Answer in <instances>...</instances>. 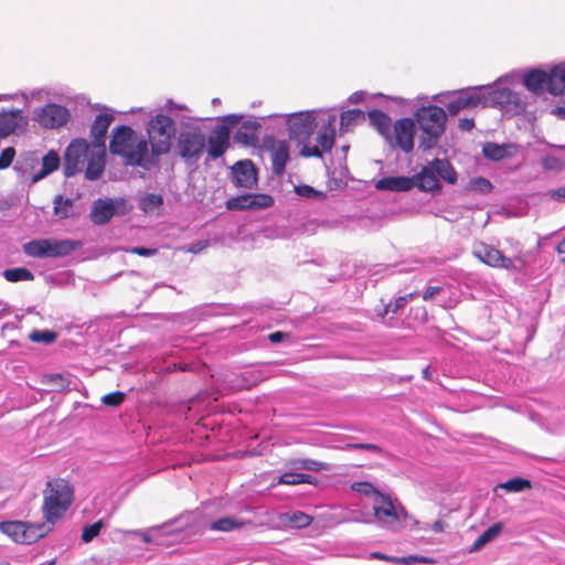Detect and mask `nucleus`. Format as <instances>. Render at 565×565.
<instances>
[{
    "label": "nucleus",
    "instance_id": "f257e3e1",
    "mask_svg": "<svg viewBox=\"0 0 565 565\" xmlns=\"http://www.w3.org/2000/svg\"><path fill=\"white\" fill-rule=\"evenodd\" d=\"M334 113H324L320 118V128L317 136V143L310 145L309 139L318 127L316 111H299L288 115L287 125L289 137L301 143L300 154L305 158H321L322 152L331 151L335 137Z\"/></svg>",
    "mask_w": 565,
    "mask_h": 565
},
{
    "label": "nucleus",
    "instance_id": "f03ea898",
    "mask_svg": "<svg viewBox=\"0 0 565 565\" xmlns=\"http://www.w3.org/2000/svg\"><path fill=\"white\" fill-rule=\"evenodd\" d=\"M109 151L122 159L129 167L150 169L159 162L152 157V150L147 138L126 125L117 126L111 131Z\"/></svg>",
    "mask_w": 565,
    "mask_h": 565
},
{
    "label": "nucleus",
    "instance_id": "7ed1b4c3",
    "mask_svg": "<svg viewBox=\"0 0 565 565\" xmlns=\"http://www.w3.org/2000/svg\"><path fill=\"white\" fill-rule=\"evenodd\" d=\"M521 78L519 73H511L498 78L494 84L481 85L488 97V106L499 107L508 114L518 115L525 110L526 104L521 95L508 87L503 83H516Z\"/></svg>",
    "mask_w": 565,
    "mask_h": 565
},
{
    "label": "nucleus",
    "instance_id": "20e7f679",
    "mask_svg": "<svg viewBox=\"0 0 565 565\" xmlns=\"http://www.w3.org/2000/svg\"><path fill=\"white\" fill-rule=\"evenodd\" d=\"M74 500L72 486L64 479L49 481L44 491L43 513L47 522L55 523L64 516Z\"/></svg>",
    "mask_w": 565,
    "mask_h": 565
},
{
    "label": "nucleus",
    "instance_id": "39448f33",
    "mask_svg": "<svg viewBox=\"0 0 565 565\" xmlns=\"http://www.w3.org/2000/svg\"><path fill=\"white\" fill-rule=\"evenodd\" d=\"M146 132L152 157L159 161L160 157L169 153L172 148L177 135L175 121L168 115L157 114L148 120Z\"/></svg>",
    "mask_w": 565,
    "mask_h": 565
},
{
    "label": "nucleus",
    "instance_id": "423d86ee",
    "mask_svg": "<svg viewBox=\"0 0 565 565\" xmlns=\"http://www.w3.org/2000/svg\"><path fill=\"white\" fill-rule=\"evenodd\" d=\"M416 121L422 130L419 147L425 150L434 148L446 127V111L438 106H423L415 113Z\"/></svg>",
    "mask_w": 565,
    "mask_h": 565
},
{
    "label": "nucleus",
    "instance_id": "0eeeda50",
    "mask_svg": "<svg viewBox=\"0 0 565 565\" xmlns=\"http://www.w3.org/2000/svg\"><path fill=\"white\" fill-rule=\"evenodd\" d=\"M434 100L443 104L450 116H456L463 109L488 107V97L481 86L444 92L434 96Z\"/></svg>",
    "mask_w": 565,
    "mask_h": 565
},
{
    "label": "nucleus",
    "instance_id": "6e6552de",
    "mask_svg": "<svg viewBox=\"0 0 565 565\" xmlns=\"http://www.w3.org/2000/svg\"><path fill=\"white\" fill-rule=\"evenodd\" d=\"M206 148V136L199 126L186 125L177 136L175 152L188 166H195Z\"/></svg>",
    "mask_w": 565,
    "mask_h": 565
},
{
    "label": "nucleus",
    "instance_id": "1a4fd4ad",
    "mask_svg": "<svg viewBox=\"0 0 565 565\" xmlns=\"http://www.w3.org/2000/svg\"><path fill=\"white\" fill-rule=\"evenodd\" d=\"M82 244L72 239H33L23 245V252L30 257H63L79 248Z\"/></svg>",
    "mask_w": 565,
    "mask_h": 565
},
{
    "label": "nucleus",
    "instance_id": "9d476101",
    "mask_svg": "<svg viewBox=\"0 0 565 565\" xmlns=\"http://www.w3.org/2000/svg\"><path fill=\"white\" fill-rule=\"evenodd\" d=\"M374 515L377 522L387 529L396 530L403 520L407 518L406 510L396 505L393 500L383 493H377L373 501Z\"/></svg>",
    "mask_w": 565,
    "mask_h": 565
},
{
    "label": "nucleus",
    "instance_id": "9b49d317",
    "mask_svg": "<svg viewBox=\"0 0 565 565\" xmlns=\"http://www.w3.org/2000/svg\"><path fill=\"white\" fill-rule=\"evenodd\" d=\"M92 152V145L85 139L73 140L65 150L63 171L66 178L74 177L85 168Z\"/></svg>",
    "mask_w": 565,
    "mask_h": 565
},
{
    "label": "nucleus",
    "instance_id": "f8f14e48",
    "mask_svg": "<svg viewBox=\"0 0 565 565\" xmlns=\"http://www.w3.org/2000/svg\"><path fill=\"white\" fill-rule=\"evenodd\" d=\"M66 107L57 104H46L32 111V120L45 129H57L65 126L70 119Z\"/></svg>",
    "mask_w": 565,
    "mask_h": 565
},
{
    "label": "nucleus",
    "instance_id": "ddd939ff",
    "mask_svg": "<svg viewBox=\"0 0 565 565\" xmlns=\"http://www.w3.org/2000/svg\"><path fill=\"white\" fill-rule=\"evenodd\" d=\"M129 209L126 200L116 199H98L94 201L90 220L96 225L107 224L115 215H125Z\"/></svg>",
    "mask_w": 565,
    "mask_h": 565
},
{
    "label": "nucleus",
    "instance_id": "4468645a",
    "mask_svg": "<svg viewBox=\"0 0 565 565\" xmlns=\"http://www.w3.org/2000/svg\"><path fill=\"white\" fill-rule=\"evenodd\" d=\"M415 122L412 118H401L396 120L390 132V138L385 141L392 148H401L408 153L414 148Z\"/></svg>",
    "mask_w": 565,
    "mask_h": 565
},
{
    "label": "nucleus",
    "instance_id": "2eb2a0df",
    "mask_svg": "<svg viewBox=\"0 0 565 565\" xmlns=\"http://www.w3.org/2000/svg\"><path fill=\"white\" fill-rule=\"evenodd\" d=\"M472 254L479 260L483 262L484 264H487L491 267L504 268V269H516L518 268L516 262L521 260L519 257L518 258L507 257L498 248L493 247L492 245L484 244V243H479V244L475 245Z\"/></svg>",
    "mask_w": 565,
    "mask_h": 565
},
{
    "label": "nucleus",
    "instance_id": "dca6fc26",
    "mask_svg": "<svg viewBox=\"0 0 565 565\" xmlns=\"http://www.w3.org/2000/svg\"><path fill=\"white\" fill-rule=\"evenodd\" d=\"M274 200L268 194H244L227 200L226 207L231 211L263 210L271 206Z\"/></svg>",
    "mask_w": 565,
    "mask_h": 565
},
{
    "label": "nucleus",
    "instance_id": "f3484780",
    "mask_svg": "<svg viewBox=\"0 0 565 565\" xmlns=\"http://www.w3.org/2000/svg\"><path fill=\"white\" fill-rule=\"evenodd\" d=\"M266 148L270 153L271 167L275 174L280 175L285 172L289 160V146L285 140L270 138L266 140Z\"/></svg>",
    "mask_w": 565,
    "mask_h": 565
},
{
    "label": "nucleus",
    "instance_id": "a211bd4d",
    "mask_svg": "<svg viewBox=\"0 0 565 565\" xmlns=\"http://www.w3.org/2000/svg\"><path fill=\"white\" fill-rule=\"evenodd\" d=\"M207 154L217 159L224 154L230 145V129L227 126H217L206 138Z\"/></svg>",
    "mask_w": 565,
    "mask_h": 565
},
{
    "label": "nucleus",
    "instance_id": "6ab92c4d",
    "mask_svg": "<svg viewBox=\"0 0 565 565\" xmlns=\"http://www.w3.org/2000/svg\"><path fill=\"white\" fill-rule=\"evenodd\" d=\"M233 182L237 186L252 189L257 182L254 163L250 160H242L232 167Z\"/></svg>",
    "mask_w": 565,
    "mask_h": 565
},
{
    "label": "nucleus",
    "instance_id": "aec40b11",
    "mask_svg": "<svg viewBox=\"0 0 565 565\" xmlns=\"http://www.w3.org/2000/svg\"><path fill=\"white\" fill-rule=\"evenodd\" d=\"M106 147H92V152L87 158L84 172L89 181L98 180L105 169Z\"/></svg>",
    "mask_w": 565,
    "mask_h": 565
},
{
    "label": "nucleus",
    "instance_id": "412c9836",
    "mask_svg": "<svg viewBox=\"0 0 565 565\" xmlns=\"http://www.w3.org/2000/svg\"><path fill=\"white\" fill-rule=\"evenodd\" d=\"M417 186L423 192H439L441 190V183L436 175L430 162L427 166L412 177Z\"/></svg>",
    "mask_w": 565,
    "mask_h": 565
},
{
    "label": "nucleus",
    "instance_id": "4be33fe9",
    "mask_svg": "<svg viewBox=\"0 0 565 565\" xmlns=\"http://www.w3.org/2000/svg\"><path fill=\"white\" fill-rule=\"evenodd\" d=\"M24 125L26 120L20 109L0 113V137H8Z\"/></svg>",
    "mask_w": 565,
    "mask_h": 565
},
{
    "label": "nucleus",
    "instance_id": "5701e85b",
    "mask_svg": "<svg viewBox=\"0 0 565 565\" xmlns=\"http://www.w3.org/2000/svg\"><path fill=\"white\" fill-rule=\"evenodd\" d=\"M415 186L412 177H385L376 181L375 189L379 191L407 192Z\"/></svg>",
    "mask_w": 565,
    "mask_h": 565
},
{
    "label": "nucleus",
    "instance_id": "b1692460",
    "mask_svg": "<svg viewBox=\"0 0 565 565\" xmlns=\"http://www.w3.org/2000/svg\"><path fill=\"white\" fill-rule=\"evenodd\" d=\"M114 120L111 114H99L90 127V136L93 138L92 147H105L107 130Z\"/></svg>",
    "mask_w": 565,
    "mask_h": 565
},
{
    "label": "nucleus",
    "instance_id": "393cba45",
    "mask_svg": "<svg viewBox=\"0 0 565 565\" xmlns=\"http://www.w3.org/2000/svg\"><path fill=\"white\" fill-rule=\"evenodd\" d=\"M547 72L533 68L522 76L524 86L534 94H542L547 90Z\"/></svg>",
    "mask_w": 565,
    "mask_h": 565
},
{
    "label": "nucleus",
    "instance_id": "a878e982",
    "mask_svg": "<svg viewBox=\"0 0 565 565\" xmlns=\"http://www.w3.org/2000/svg\"><path fill=\"white\" fill-rule=\"evenodd\" d=\"M518 148L513 143H495L486 142L482 147L483 156L492 161H501L505 158L512 157L516 152Z\"/></svg>",
    "mask_w": 565,
    "mask_h": 565
},
{
    "label": "nucleus",
    "instance_id": "bb28decb",
    "mask_svg": "<svg viewBox=\"0 0 565 565\" xmlns=\"http://www.w3.org/2000/svg\"><path fill=\"white\" fill-rule=\"evenodd\" d=\"M547 92L554 96L565 95V63L555 65L547 73Z\"/></svg>",
    "mask_w": 565,
    "mask_h": 565
},
{
    "label": "nucleus",
    "instance_id": "cd10ccee",
    "mask_svg": "<svg viewBox=\"0 0 565 565\" xmlns=\"http://www.w3.org/2000/svg\"><path fill=\"white\" fill-rule=\"evenodd\" d=\"M259 128L260 122L257 119L246 120L235 132L234 139L246 146L254 145L258 140L257 130Z\"/></svg>",
    "mask_w": 565,
    "mask_h": 565
},
{
    "label": "nucleus",
    "instance_id": "c85d7f7f",
    "mask_svg": "<svg viewBox=\"0 0 565 565\" xmlns=\"http://www.w3.org/2000/svg\"><path fill=\"white\" fill-rule=\"evenodd\" d=\"M367 116L370 124L376 128V130L384 137V139L390 138V132L392 130L391 117L379 109L370 110Z\"/></svg>",
    "mask_w": 565,
    "mask_h": 565
},
{
    "label": "nucleus",
    "instance_id": "c756f323",
    "mask_svg": "<svg viewBox=\"0 0 565 565\" xmlns=\"http://www.w3.org/2000/svg\"><path fill=\"white\" fill-rule=\"evenodd\" d=\"M60 157L55 151H49L42 159L41 170L32 177V183H36L60 167Z\"/></svg>",
    "mask_w": 565,
    "mask_h": 565
},
{
    "label": "nucleus",
    "instance_id": "7c9ffc66",
    "mask_svg": "<svg viewBox=\"0 0 565 565\" xmlns=\"http://www.w3.org/2000/svg\"><path fill=\"white\" fill-rule=\"evenodd\" d=\"M430 163L437 177L441 178L449 184H455L457 182V172L448 160L434 159Z\"/></svg>",
    "mask_w": 565,
    "mask_h": 565
},
{
    "label": "nucleus",
    "instance_id": "2f4dec72",
    "mask_svg": "<svg viewBox=\"0 0 565 565\" xmlns=\"http://www.w3.org/2000/svg\"><path fill=\"white\" fill-rule=\"evenodd\" d=\"M0 531L11 537L18 544H24L23 533L25 531V522L23 521H4L0 522Z\"/></svg>",
    "mask_w": 565,
    "mask_h": 565
},
{
    "label": "nucleus",
    "instance_id": "473e14b6",
    "mask_svg": "<svg viewBox=\"0 0 565 565\" xmlns=\"http://www.w3.org/2000/svg\"><path fill=\"white\" fill-rule=\"evenodd\" d=\"M503 524L501 522L493 523L489 526L473 543L471 551H478L486 544L492 542L502 532Z\"/></svg>",
    "mask_w": 565,
    "mask_h": 565
},
{
    "label": "nucleus",
    "instance_id": "72a5a7b5",
    "mask_svg": "<svg viewBox=\"0 0 565 565\" xmlns=\"http://www.w3.org/2000/svg\"><path fill=\"white\" fill-rule=\"evenodd\" d=\"M50 529L44 523L25 522V531L23 533L24 544H32L43 537Z\"/></svg>",
    "mask_w": 565,
    "mask_h": 565
},
{
    "label": "nucleus",
    "instance_id": "f704fd0d",
    "mask_svg": "<svg viewBox=\"0 0 565 565\" xmlns=\"http://www.w3.org/2000/svg\"><path fill=\"white\" fill-rule=\"evenodd\" d=\"M2 276L9 282L31 281L34 279L33 273L25 267L4 269Z\"/></svg>",
    "mask_w": 565,
    "mask_h": 565
},
{
    "label": "nucleus",
    "instance_id": "c9c22d12",
    "mask_svg": "<svg viewBox=\"0 0 565 565\" xmlns=\"http://www.w3.org/2000/svg\"><path fill=\"white\" fill-rule=\"evenodd\" d=\"M163 204V198L160 194L147 193L139 201V209L145 213H151Z\"/></svg>",
    "mask_w": 565,
    "mask_h": 565
},
{
    "label": "nucleus",
    "instance_id": "e433bc0d",
    "mask_svg": "<svg viewBox=\"0 0 565 565\" xmlns=\"http://www.w3.org/2000/svg\"><path fill=\"white\" fill-rule=\"evenodd\" d=\"M365 114L360 109H351L343 111L340 117L341 130L347 131L351 126L360 120H364Z\"/></svg>",
    "mask_w": 565,
    "mask_h": 565
},
{
    "label": "nucleus",
    "instance_id": "4c0bfd02",
    "mask_svg": "<svg viewBox=\"0 0 565 565\" xmlns=\"http://www.w3.org/2000/svg\"><path fill=\"white\" fill-rule=\"evenodd\" d=\"M54 213L61 218H66L72 214L74 201L73 199H64L58 194L54 198Z\"/></svg>",
    "mask_w": 565,
    "mask_h": 565
},
{
    "label": "nucleus",
    "instance_id": "58836bf2",
    "mask_svg": "<svg viewBox=\"0 0 565 565\" xmlns=\"http://www.w3.org/2000/svg\"><path fill=\"white\" fill-rule=\"evenodd\" d=\"M313 477L306 473L286 472L279 477V483L296 486L301 483H312Z\"/></svg>",
    "mask_w": 565,
    "mask_h": 565
},
{
    "label": "nucleus",
    "instance_id": "ea45409f",
    "mask_svg": "<svg viewBox=\"0 0 565 565\" xmlns=\"http://www.w3.org/2000/svg\"><path fill=\"white\" fill-rule=\"evenodd\" d=\"M243 523L235 518L225 516L212 522L210 529L213 531L230 532L234 529L241 527Z\"/></svg>",
    "mask_w": 565,
    "mask_h": 565
},
{
    "label": "nucleus",
    "instance_id": "a19ab883",
    "mask_svg": "<svg viewBox=\"0 0 565 565\" xmlns=\"http://www.w3.org/2000/svg\"><path fill=\"white\" fill-rule=\"evenodd\" d=\"M508 492H522L531 488V481L523 478H513L499 486Z\"/></svg>",
    "mask_w": 565,
    "mask_h": 565
},
{
    "label": "nucleus",
    "instance_id": "79ce46f5",
    "mask_svg": "<svg viewBox=\"0 0 565 565\" xmlns=\"http://www.w3.org/2000/svg\"><path fill=\"white\" fill-rule=\"evenodd\" d=\"M492 188H493L492 183L483 177H478V178L470 180L469 185H468V189L470 191H473V192H477L480 194L490 193Z\"/></svg>",
    "mask_w": 565,
    "mask_h": 565
},
{
    "label": "nucleus",
    "instance_id": "37998d69",
    "mask_svg": "<svg viewBox=\"0 0 565 565\" xmlns=\"http://www.w3.org/2000/svg\"><path fill=\"white\" fill-rule=\"evenodd\" d=\"M286 518L291 523V525H294L295 527H298V529H302V527L310 525L311 520H312L308 514H306L301 511H295L291 513H287Z\"/></svg>",
    "mask_w": 565,
    "mask_h": 565
},
{
    "label": "nucleus",
    "instance_id": "c03bdc74",
    "mask_svg": "<svg viewBox=\"0 0 565 565\" xmlns=\"http://www.w3.org/2000/svg\"><path fill=\"white\" fill-rule=\"evenodd\" d=\"M104 526L105 524L102 520L93 524L85 525L82 532V541L85 543H89L100 533Z\"/></svg>",
    "mask_w": 565,
    "mask_h": 565
},
{
    "label": "nucleus",
    "instance_id": "a18cd8bd",
    "mask_svg": "<svg viewBox=\"0 0 565 565\" xmlns=\"http://www.w3.org/2000/svg\"><path fill=\"white\" fill-rule=\"evenodd\" d=\"M55 339H56V334L49 330H34L30 334V340L33 342H38V343L42 342V343L50 344V343L54 342Z\"/></svg>",
    "mask_w": 565,
    "mask_h": 565
},
{
    "label": "nucleus",
    "instance_id": "49530a36",
    "mask_svg": "<svg viewBox=\"0 0 565 565\" xmlns=\"http://www.w3.org/2000/svg\"><path fill=\"white\" fill-rule=\"evenodd\" d=\"M416 296V292H411L405 296H401L395 299L394 303H388L385 306L384 313H388L392 311L396 313L399 309L406 306V303Z\"/></svg>",
    "mask_w": 565,
    "mask_h": 565
},
{
    "label": "nucleus",
    "instance_id": "de8ad7c7",
    "mask_svg": "<svg viewBox=\"0 0 565 565\" xmlns=\"http://www.w3.org/2000/svg\"><path fill=\"white\" fill-rule=\"evenodd\" d=\"M295 191L299 196H302V198L316 199V200L324 199V194L322 192L315 190L310 185H298V186H296Z\"/></svg>",
    "mask_w": 565,
    "mask_h": 565
},
{
    "label": "nucleus",
    "instance_id": "09e8293b",
    "mask_svg": "<svg viewBox=\"0 0 565 565\" xmlns=\"http://www.w3.org/2000/svg\"><path fill=\"white\" fill-rule=\"evenodd\" d=\"M125 397L126 395L122 392H113L104 395L102 402L107 406L117 407L125 401Z\"/></svg>",
    "mask_w": 565,
    "mask_h": 565
},
{
    "label": "nucleus",
    "instance_id": "8fccbe9b",
    "mask_svg": "<svg viewBox=\"0 0 565 565\" xmlns=\"http://www.w3.org/2000/svg\"><path fill=\"white\" fill-rule=\"evenodd\" d=\"M15 156V150L12 147L4 148L0 153V170L7 169L11 166Z\"/></svg>",
    "mask_w": 565,
    "mask_h": 565
},
{
    "label": "nucleus",
    "instance_id": "3c124183",
    "mask_svg": "<svg viewBox=\"0 0 565 565\" xmlns=\"http://www.w3.org/2000/svg\"><path fill=\"white\" fill-rule=\"evenodd\" d=\"M542 166L545 170H561L564 163L555 156H546L542 159Z\"/></svg>",
    "mask_w": 565,
    "mask_h": 565
},
{
    "label": "nucleus",
    "instance_id": "603ef678",
    "mask_svg": "<svg viewBox=\"0 0 565 565\" xmlns=\"http://www.w3.org/2000/svg\"><path fill=\"white\" fill-rule=\"evenodd\" d=\"M344 449H363L369 450L373 454L380 455L382 452L381 447L374 444H347Z\"/></svg>",
    "mask_w": 565,
    "mask_h": 565
},
{
    "label": "nucleus",
    "instance_id": "864d4df0",
    "mask_svg": "<svg viewBox=\"0 0 565 565\" xmlns=\"http://www.w3.org/2000/svg\"><path fill=\"white\" fill-rule=\"evenodd\" d=\"M353 488L360 493L373 495L374 498L380 493L370 482H359L355 483Z\"/></svg>",
    "mask_w": 565,
    "mask_h": 565
},
{
    "label": "nucleus",
    "instance_id": "5fc2aeb1",
    "mask_svg": "<svg viewBox=\"0 0 565 565\" xmlns=\"http://www.w3.org/2000/svg\"><path fill=\"white\" fill-rule=\"evenodd\" d=\"M299 468L311 471H320L323 468V465L312 459H302L299 460Z\"/></svg>",
    "mask_w": 565,
    "mask_h": 565
},
{
    "label": "nucleus",
    "instance_id": "6e6d98bb",
    "mask_svg": "<svg viewBox=\"0 0 565 565\" xmlns=\"http://www.w3.org/2000/svg\"><path fill=\"white\" fill-rule=\"evenodd\" d=\"M441 290L443 288L440 286H430L424 290L423 299L425 301L433 300L435 296L438 295Z\"/></svg>",
    "mask_w": 565,
    "mask_h": 565
},
{
    "label": "nucleus",
    "instance_id": "4d7b16f0",
    "mask_svg": "<svg viewBox=\"0 0 565 565\" xmlns=\"http://www.w3.org/2000/svg\"><path fill=\"white\" fill-rule=\"evenodd\" d=\"M475 127L473 118H460L458 121V128L461 131H470Z\"/></svg>",
    "mask_w": 565,
    "mask_h": 565
},
{
    "label": "nucleus",
    "instance_id": "13d9d810",
    "mask_svg": "<svg viewBox=\"0 0 565 565\" xmlns=\"http://www.w3.org/2000/svg\"><path fill=\"white\" fill-rule=\"evenodd\" d=\"M548 195L551 199L558 201V202H565V186L558 188L555 190H551L548 192Z\"/></svg>",
    "mask_w": 565,
    "mask_h": 565
},
{
    "label": "nucleus",
    "instance_id": "bf43d9fd",
    "mask_svg": "<svg viewBox=\"0 0 565 565\" xmlns=\"http://www.w3.org/2000/svg\"><path fill=\"white\" fill-rule=\"evenodd\" d=\"M47 377H49V381H47L49 383H52L60 388H63L66 385L65 380L63 379V376L61 374H51Z\"/></svg>",
    "mask_w": 565,
    "mask_h": 565
},
{
    "label": "nucleus",
    "instance_id": "052dcab7",
    "mask_svg": "<svg viewBox=\"0 0 565 565\" xmlns=\"http://www.w3.org/2000/svg\"><path fill=\"white\" fill-rule=\"evenodd\" d=\"M132 254L139 255V256H151L156 253V249L147 248V247H132L130 249Z\"/></svg>",
    "mask_w": 565,
    "mask_h": 565
},
{
    "label": "nucleus",
    "instance_id": "680f3d73",
    "mask_svg": "<svg viewBox=\"0 0 565 565\" xmlns=\"http://www.w3.org/2000/svg\"><path fill=\"white\" fill-rule=\"evenodd\" d=\"M365 97V92L363 90H358L355 93H353L350 97H349V102L351 104H359L361 103Z\"/></svg>",
    "mask_w": 565,
    "mask_h": 565
},
{
    "label": "nucleus",
    "instance_id": "e2e57ef3",
    "mask_svg": "<svg viewBox=\"0 0 565 565\" xmlns=\"http://www.w3.org/2000/svg\"><path fill=\"white\" fill-rule=\"evenodd\" d=\"M401 563L405 564V565H409L412 564L413 562H422V563H427V558L425 557H417V556H408V557H404L399 561Z\"/></svg>",
    "mask_w": 565,
    "mask_h": 565
},
{
    "label": "nucleus",
    "instance_id": "0e129e2a",
    "mask_svg": "<svg viewBox=\"0 0 565 565\" xmlns=\"http://www.w3.org/2000/svg\"><path fill=\"white\" fill-rule=\"evenodd\" d=\"M285 337H286L285 333L280 332V331H276V332L270 333L268 335V339L273 343H279V342H281L285 339Z\"/></svg>",
    "mask_w": 565,
    "mask_h": 565
},
{
    "label": "nucleus",
    "instance_id": "69168bd1",
    "mask_svg": "<svg viewBox=\"0 0 565 565\" xmlns=\"http://www.w3.org/2000/svg\"><path fill=\"white\" fill-rule=\"evenodd\" d=\"M242 116H238V115H228L226 117H224V121L227 122L228 125H237L241 120Z\"/></svg>",
    "mask_w": 565,
    "mask_h": 565
},
{
    "label": "nucleus",
    "instance_id": "338daca9",
    "mask_svg": "<svg viewBox=\"0 0 565 565\" xmlns=\"http://www.w3.org/2000/svg\"><path fill=\"white\" fill-rule=\"evenodd\" d=\"M431 530L436 533H441L445 530V524L443 521L437 520L431 524Z\"/></svg>",
    "mask_w": 565,
    "mask_h": 565
},
{
    "label": "nucleus",
    "instance_id": "774afa93",
    "mask_svg": "<svg viewBox=\"0 0 565 565\" xmlns=\"http://www.w3.org/2000/svg\"><path fill=\"white\" fill-rule=\"evenodd\" d=\"M557 250L559 254L564 255V263H565V237L561 241V243L557 245Z\"/></svg>",
    "mask_w": 565,
    "mask_h": 565
}]
</instances>
